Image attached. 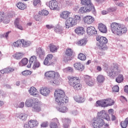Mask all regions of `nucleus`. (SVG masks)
<instances>
[{
  "label": "nucleus",
  "mask_w": 128,
  "mask_h": 128,
  "mask_svg": "<svg viewBox=\"0 0 128 128\" xmlns=\"http://www.w3.org/2000/svg\"><path fill=\"white\" fill-rule=\"evenodd\" d=\"M107 74L109 76H116L120 75V70L118 66L115 65L114 66L112 67L109 70V72H107Z\"/></svg>",
  "instance_id": "6e6552de"
},
{
  "label": "nucleus",
  "mask_w": 128,
  "mask_h": 128,
  "mask_svg": "<svg viewBox=\"0 0 128 128\" xmlns=\"http://www.w3.org/2000/svg\"><path fill=\"white\" fill-rule=\"evenodd\" d=\"M42 108H40V104L38 102L34 103L33 106H32V110L34 112H40Z\"/></svg>",
  "instance_id": "aec40b11"
},
{
  "label": "nucleus",
  "mask_w": 128,
  "mask_h": 128,
  "mask_svg": "<svg viewBox=\"0 0 128 128\" xmlns=\"http://www.w3.org/2000/svg\"><path fill=\"white\" fill-rule=\"evenodd\" d=\"M10 32H12L11 31H8V32H6V33H4L2 34L3 38H8V34H10Z\"/></svg>",
  "instance_id": "bf43d9fd"
},
{
  "label": "nucleus",
  "mask_w": 128,
  "mask_h": 128,
  "mask_svg": "<svg viewBox=\"0 0 128 128\" xmlns=\"http://www.w3.org/2000/svg\"><path fill=\"white\" fill-rule=\"evenodd\" d=\"M41 14H42V16H48V11L46 10H42L41 12Z\"/></svg>",
  "instance_id": "052dcab7"
},
{
  "label": "nucleus",
  "mask_w": 128,
  "mask_h": 128,
  "mask_svg": "<svg viewBox=\"0 0 128 128\" xmlns=\"http://www.w3.org/2000/svg\"><path fill=\"white\" fill-rule=\"evenodd\" d=\"M46 5L49 6L50 10H58V4L56 0H52L49 2H46Z\"/></svg>",
  "instance_id": "1a4fd4ad"
},
{
  "label": "nucleus",
  "mask_w": 128,
  "mask_h": 128,
  "mask_svg": "<svg viewBox=\"0 0 128 128\" xmlns=\"http://www.w3.org/2000/svg\"><path fill=\"white\" fill-rule=\"evenodd\" d=\"M28 58H24L22 59L21 62H19V66H26V64H28Z\"/></svg>",
  "instance_id": "ea45409f"
},
{
  "label": "nucleus",
  "mask_w": 128,
  "mask_h": 128,
  "mask_svg": "<svg viewBox=\"0 0 128 128\" xmlns=\"http://www.w3.org/2000/svg\"><path fill=\"white\" fill-rule=\"evenodd\" d=\"M121 126L122 128H126L128 126V123L124 120V122H121Z\"/></svg>",
  "instance_id": "6e6d98bb"
},
{
  "label": "nucleus",
  "mask_w": 128,
  "mask_h": 128,
  "mask_svg": "<svg viewBox=\"0 0 128 128\" xmlns=\"http://www.w3.org/2000/svg\"><path fill=\"white\" fill-rule=\"evenodd\" d=\"M84 80L88 86H94V81L92 80V78L90 76L86 75L84 76Z\"/></svg>",
  "instance_id": "f8f14e48"
},
{
  "label": "nucleus",
  "mask_w": 128,
  "mask_h": 128,
  "mask_svg": "<svg viewBox=\"0 0 128 128\" xmlns=\"http://www.w3.org/2000/svg\"><path fill=\"white\" fill-rule=\"evenodd\" d=\"M112 90L113 92H118V90H120V88L118 86H115L112 88Z\"/></svg>",
  "instance_id": "13d9d810"
},
{
  "label": "nucleus",
  "mask_w": 128,
  "mask_h": 128,
  "mask_svg": "<svg viewBox=\"0 0 128 128\" xmlns=\"http://www.w3.org/2000/svg\"><path fill=\"white\" fill-rule=\"evenodd\" d=\"M77 24L76 22V19L72 18H69L68 20L65 22V26L66 28H70L72 26H74Z\"/></svg>",
  "instance_id": "9d476101"
},
{
  "label": "nucleus",
  "mask_w": 128,
  "mask_h": 128,
  "mask_svg": "<svg viewBox=\"0 0 128 128\" xmlns=\"http://www.w3.org/2000/svg\"><path fill=\"white\" fill-rule=\"evenodd\" d=\"M62 30H64V28L60 26H57L54 28V32L56 34H62Z\"/></svg>",
  "instance_id": "4c0bfd02"
},
{
  "label": "nucleus",
  "mask_w": 128,
  "mask_h": 128,
  "mask_svg": "<svg viewBox=\"0 0 128 128\" xmlns=\"http://www.w3.org/2000/svg\"><path fill=\"white\" fill-rule=\"evenodd\" d=\"M124 81V76L122 74H120L116 78V82L118 84H120Z\"/></svg>",
  "instance_id": "58836bf2"
},
{
  "label": "nucleus",
  "mask_w": 128,
  "mask_h": 128,
  "mask_svg": "<svg viewBox=\"0 0 128 128\" xmlns=\"http://www.w3.org/2000/svg\"><path fill=\"white\" fill-rule=\"evenodd\" d=\"M71 114L72 116H78V112L76 110H73L72 111Z\"/></svg>",
  "instance_id": "e2e57ef3"
},
{
  "label": "nucleus",
  "mask_w": 128,
  "mask_h": 128,
  "mask_svg": "<svg viewBox=\"0 0 128 128\" xmlns=\"http://www.w3.org/2000/svg\"><path fill=\"white\" fill-rule=\"evenodd\" d=\"M98 28L100 32H102V34H106L108 31L106 26L102 24H99Z\"/></svg>",
  "instance_id": "a878e982"
},
{
  "label": "nucleus",
  "mask_w": 128,
  "mask_h": 128,
  "mask_svg": "<svg viewBox=\"0 0 128 128\" xmlns=\"http://www.w3.org/2000/svg\"><path fill=\"white\" fill-rule=\"evenodd\" d=\"M36 53L37 56H38V58L41 60H42V58L46 56V52H44V50L40 48L36 49Z\"/></svg>",
  "instance_id": "2eb2a0df"
},
{
  "label": "nucleus",
  "mask_w": 128,
  "mask_h": 128,
  "mask_svg": "<svg viewBox=\"0 0 128 128\" xmlns=\"http://www.w3.org/2000/svg\"><path fill=\"white\" fill-rule=\"evenodd\" d=\"M49 48L51 52H56L58 50V48L54 44H50Z\"/></svg>",
  "instance_id": "e433bc0d"
},
{
  "label": "nucleus",
  "mask_w": 128,
  "mask_h": 128,
  "mask_svg": "<svg viewBox=\"0 0 128 128\" xmlns=\"http://www.w3.org/2000/svg\"><path fill=\"white\" fill-rule=\"evenodd\" d=\"M100 118H104V120H110V115L106 113V110H102L100 112H98V117Z\"/></svg>",
  "instance_id": "9b49d317"
},
{
  "label": "nucleus",
  "mask_w": 128,
  "mask_h": 128,
  "mask_svg": "<svg viewBox=\"0 0 128 128\" xmlns=\"http://www.w3.org/2000/svg\"><path fill=\"white\" fill-rule=\"evenodd\" d=\"M74 32L76 34H78V36H80L84 34V27H78L75 29Z\"/></svg>",
  "instance_id": "7c9ffc66"
},
{
  "label": "nucleus",
  "mask_w": 128,
  "mask_h": 128,
  "mask_svg": "<svg viewBox=\"0 0 128 128\" xmlns=\"http://www.w3.org/2000/svg\"><path fill=\"white\" fill-rule=\"evenodd\" d=\"M32 44L30 41H26L24 40H19L13 43V46L15 48H28Z\"/></svg>",
  "instance_id": "0eeeda50"
},
{
  "label": "nucleus",
  "mask_w": 128,
  "mask_h": 128,
  "mask_svg": "<svg viewBox=\"0 0 128 128\" xmlns=\"http://www.w3.org/2000/svg\"><path fill=\"white\" fill-rule=\"evenodd\" d=\"M34 100L32 98L26 99L25 102V105L27 108H32L34 106Z\"/></svg>",
  "instance_id": "bb28decb"
},
{
  "label": "nucleus",
  "mask_w": 128,
  "mask_h": 128,
  "mask_svg": "<svg viewBox=\"0 0 128 128\" xmlns=\"http://www.w3.org/2000/svg\"><path fill=\"white\" fill-rule=\"evenodd\" d=\"M48 126V121L44 122L41 124L42 128H46Z\"/></svg>",
  "instance_id": "4d7b16f0"
},
{
  "label": "nucleus",
  "mask_w": 128,
  "mask_h": 128,
  "mask_svg": "<svg viewBox=\"0 0 128 128\" xmlns=\"http://www.w3.org/2000/svg\"><path fill=\"white\" fill-rule=\"evenodd\" d=\"M2 22H3L4 24H8L10 22V18L4 14Z\"/></svg>",
  "instance_id": "de8ad7c7"
},
{
  "label": "nucleus",
  "mask_w": 128,
  "mask_h": 128,
  "mask_svg": "<svg viewBox=\"0 0 128 128\" xmlns=\"http://www.w3.org/2000/svg\"><path fill=\"white\" fill-rule=\"evenodd\" d=\"M62 122L64 124V128H68L70 126L71 120L70 119H66V118H62Z\"/></svg>",
  "instance_id": "c756f323"
},
{
  "label": "nucleus",
  "mask_w": 128,
  "mask_h": 128,
  "mask_svg": "<svg viewBox=\"0 0 128 128\" xmlns=\"http://www.w3.org/2000/svg\"><path fill=\"white\" fill-rule=\"evenodd\" d=\"M78 58H79V60H86V55H84V54L82 53H80L78 55Z\"/></svg>",
  "instance_id": "49530a36"
},
{
  "label": "nucleus",
  "mask_w": 128,
  "mask_h": 128,
  "mask_svg": "<svg viewBox=\"0 0 128 128\" xmlns=\"http://www.w3.org/2000/svg\"><path fill=\"white\" fill-rule=\"evenodd\" d=\"M60 4L63 6H70V2L68 0H60Z\"/></svg>",
  "instance_id": "a19ab883"
},
{
  "label": "nucleus",
  "mask_w": 128,
  "mask_h": 128,
  "mask_svg": "<svg viewBox=\"0 0 128 128\" xmlns=\"http://www.w3.org/2000/svg\"><path fill=\"white\" fill-rule=\"evenodd\" d=\"M124 91L125 92L128 94V86H124Z\"/></svg>",
  "instance_id": "774afa93"
},
{
  "label": "nucleus",
  "mask_w": 128,
  "mask_h": 128,
  "mask_svg": "<svg viewBox=\"0 0 128 128\" xmlns=\"http://www.w3.org/2000/svg\"><path fill=\"white\" fill-rule=\"evenodd\" d=\"M22 74L24 76H30L32 74V71L26 70L22 72Z\"/></svg>",
  "instance_id": "603ef678"
},
{
  "label": "nucleus",
  "mask_w": 128,
  "mask_h": 128,
  "mask_svg": "<svg viewBox=\"0 0 128 128\" xmlns=\"http://www.w3.org/2000/svg\"><path fill=\"white\" fill-rule=\"evenodd\" d=\"M104 120L98 117L92 119V124L94 128H102L104 126Z\"/></svg>",
  "instance_id": "39448f33"
},
{
  "label": "nucleus",
  "mask_w": 128,
  "mask_h": 128,
  "mask_svg": "<svg viewBox=\"0 0 128 128\" xmlns=\"http://www.w3.org/2000/svg\"><path fill=\"white\" fill-rule=\"evenodd\" d=\"M58 112H60L64 113V112H66L68 110V108L66 106H64L60 108H58Z\"/></svg>",
  "instance_id": "79ce46f5"
},
{
  "label": "nucleus",
  "mask_w": 128,
  "mask_h": 128,
  "mask_svg": "<svg viewBox=\"0 0 128 128\" xmlns=\"http://www.w3.org/2000/svg\"><path fill=\"white\" fill-rule=\"evenodd\" d=\"M74 66L76 70H79V72H82L84 70V65L80 62L74 64Z\"/></svg>",
  "instance_id": "412c9836"
},
{
  "label": "nucleus",
  "mask_w": 128,
  "mask_h": 128,
  "mask_svg": "<svg viewBox=\"0 0 128 128\" xmlns=\"http://www.w3.org/2000/svg\"><path fill=\"white\" fill-rule=\"evenodd\" d=\"M52 58L54 56L52 54H49L47 56L46 58H45L44 64L45 66H50L52 64Z\"/></svg>",
  "instance_id": "4468645a"
},
{
  "label": "nucleus",
  "mask_w": 128,
  "mask_h": 128,
  "mask_svg": "<svg viewBox=\"0 0 128 128\" xmlns=\"http://www.w3.org/2000/svg\"><path fill=\"white\" fill-rule=\"evenodd\" d=\"M68 80L70 86H72L75 90H82V84H80V79L78 78L68 76Z\"/></svg>",
  "instance_id": "20e7f679"
},
{
  "label": "nucleus",
  "mask_w": 128,
  "mask_h": 128,
  "mask_svg": "<svg viewBox=\"0 0 128 128\" xmlns=\"http://www.w3.org/2000/svg\"><path fill=\"white\" fill-rule=\"evenodd\" d=\"M74 20H75L76 23L78 24V22H80L82 20V18L80 16L76 15L74 16Z\"/></svg>",
  "instance_id": "864d4df0"
},
{
  "label": "nucleus",
  "mask_w": 128,
  "mask_h": 128,
  "mask_svg": "<svg viewBox=\"0 0 128 128\" xmlns=\"http://www.w3.org/2000/svg\"><path fill=\"white\" fill-rule=\"evenodd\" d=\"M40 92L44 96H48L50 94V90L46 87L41 88L40 89Z\"/></svg>",
  "instance_id": "ddd939ff"
},
{
  "label": "nucleus",
  "mask_w": 128,
  "mask_h": 128,
  "mask_svg": "<svg viewBox=\"0 0 128 128\" xmlns=\"http://www.w3.org/2000/svg\"><path fill=\"white\" fill-rule=\"evenodd\" d=\"M64 72H74V69L72 67H68L64 69Z\"/></svg>",
  "instance_id": "5fc2aeb1"
},
{
  "label": "nucleus",
  "mask_w": 128,
  "mask_h": 128,
  "mask_svg": "<svg viewBox=\"0 0 128 128\" xmlns=\"http://www.w3.org/2000/svg\"><path fill=\"white\" fill-rule=\"evenodd\" d=\"M54 96L56 102L58 106H64V104L68 102V98L66 96L64 92L62 90H56L54 92Z\"/></svg>",
  "instance_id": "f257e3e1"
},
{
  "label": "nucleus",
  "mask_w": 128,
  "mask_h": 128,
  "mask_svg": "<svg viewBox=\"0 0 128 128\" xmlns=\"http://www.w3.org/2000/svg\"><path fill=\"white\" fill-rule=\"evenodd\" d=\"M24 56V53L18 52H16V54H14L13 57L14 58H16V60H20L21 58H22Z\"/></svg>",
  "instance_id": "f704fd0d"
},
{
  "label": "nucleus",
  "mask_w": 128,
  "mask_h": 128,
  "mask_svg": "<svg viewBox=\"0 0 128 128\" xmlns=\"http://www.w3.org/2000/svg\"><path fill=\"white\" fill-rule=\"evenodd\" d=\"M16 118H20V120H21L24 122L25 120H26L28 115L25 113L20 112L16 114Z\"/></svg>",
  "instance_id": "5701e85b"
},
{
  "label": "nucleus",
  "mask_w": 128,
  "mask_h": 128,
  "mask_svg": "<svg viewBox=\"0 0 128 128\" xmlns=\"http://www.w3.org/2000/svg\"><path fill=\"white\" fill-rule=\"evenodd\" d=\"M70 12L68 11H64L62 12V14H60V17L64 20H68V16H70Z\"/></svg>",
  "instance_id": "c9c22d12"
},
{
  "label": "nucleus",
  "mask_w": 128,
  "mask_h": 128,
  "mask_svg": "<svg viewBox=\"0 0 128 128\" xmlns=\"http://www.w3.org/2000/svg\"><path fill=\"white\" fill-rule=\"evenodd\" d=\"M58 120L55 118L52 119L51 122L50 124V128H58Z\"/></svg>",
  "instance_id": "b1692460"
},
{
  "label": "nucleus",
  "mask_w": 128,
  "mask_h": 128,
  "mask_svg": "<svg viewBox=\"0 0 128 128\" xmlns=\"http://www.w3.org/2000/svg\"><path fill=\"white\" fill-rule=\"evenodd\" d=\"M33 4L34 6H38L40 8L42 4H40V0H34Z\"/></svg>",
  "instance_id": "a18cd8bd"
},
{
  "label": "nucleus",
  "mask_w": 128,
  "mask_h": 128,
  "mask_svg": "<svg viewBox=\"0 0 128 128\" xmlns=\"http://www.w3.org/2000/svg\"><path fill=\"white\" fill-rule=\"evenodd\" d=\"M107 102V106H114V101L111 98H108L106 99Z\"/></svg>",
  "instance_id": "c03bdc74"
},
{
  "label": "nucleus",
  "mask_w": 128,
  "mask_h": 128,
  "mask_svg": "<svg viewBox=\"0 0 128 128\" xmlns=\"http://www.w3.org/2000/svg\"><path fill=\"white\" fill-rule=\"evenodd\" d=\"M78 46H84L86 44V40L84 39H82L78 42Z\"/></svg>",
  "instance_id": "3c124183"
},
{
  "label": "nucleus",
  "mask_w": 128,
  "mask_h": 128,
  "mask_svg": "<svg viewBox=\"0 0 128 128\" xmlns=\"http://www.w3.org/2000/svg\"><path fill=\"white\" fill-rule=\"evenodd\" d=\"M4 12H0V22H2V18H4Z\"/></svg>",
  "instance_id": "680f3d73"
},
{
  "label": "nucleus",
  "mask_w": 128,
  "mask_h": 128,
  "mask_svg": "<svg viewBox=\"0 0 128 128\" xmlns=\"http://www.w3.org/2000/svg\"><path fill=\"white\" fill-rule=\"evenodd\" d=\"M38 61V59L36 58V56H32L29 60L30 64L28 65V68H30L32 66V64H34V62Z\"/></svg>",
  "instance_id": "c85d7f7f"
},
{
  "label": "nucleus",
  "mask_w": 128,
  "mask_h": 128,
  "mask_svg": "<svg viewBox=\"0 0 128 128\" xmlns=\"http://www.w3.org/2000/svg\"><path fill=\"white\" fill-rule=\"evenodd\" d=\"M91 0H81L82 4H84L86 6L82 7L79 10L80 12L84 14V12H92L93 14H96V11L94 6L92 5V4Z\"/></svg>",
  "instance_id": "7ed1b4c3"
},
{
  "label": "nucleus",
  "mask_w": 128,
  "mask_h": 128,
  "mask_svg": "<svg viewBox=\"0 0 128 128\" xmlns=\"http://www.w3.org/2000/svg\"><path fill=\"white\" fill-rule=\"evenodd\" d=\"M17 8H19L20 10H22L26 8V6L22 2H20L17 4Z\"/></svg>",
  "instance_id": "8fccbe9b"
},
{
  "label": "nucleus",
  "mask_w": 128,
  "mask_h": 128,
  "mask_svg": "<svg viewBox=\"0 0 128 128\" xmlns=\"http://www.w3.org/2000/svg\"><path fill=\"white\" fill-rule=\"evenodd\" d=\"M54 72L49 71L45 73V76L48 78H54Z\"/></svg>",
  "instance_id": "37998d69"
},
{
  "label": "nucleus",
  "mask_w": 128,
  "mask_h": 128,
  "mask_svg": "<svg viewBox=\"0 0 128 128\" xmlns=\"http://www.w3.org/2000/svg\"><path fill=\"white\" fill-rule=\"evenodd\" d=\"M106 80V77L102 74H99L96 77V82H98V84H102Z\"/></svg>",
  "instance_id": "473e14b6"
},
{
  "label": "nucleus",
  "mask_w": 128,
  "mask_h": 128,
  "mask_svg": "<svg viewBox=\"0 0 128 128\" xmlns=\"http://www.w3.org/2000/svg\"><path fill=\"white\" fill-rule=\"evenodd\" d=\"M24 106V102H20L18 106L19 108H22Z\"/></svg>",
  "instance_id": "0e129e2a"
},
{
  "label": "nucleus",
  "mask_w": 128,
  "mask_h": 128,
  "mask_svg": "<svg viewBox=\"0 0 128 128\" xmlns=\"http://www.w3.org/2000/svg\"><path fill=\"white\" fill-rule=\"evenodd\" d=\"M40 66V63L38 62V61L36 62L33 64L32 68L33 70H36V68H38Z\"/></svg>",
  "instance_id": "09e8293b"
},
{
  "label": "nucleus",
  "mask_w": 128,
  "mask_h": 128,
  "mask_svg": "<svg viewBox=\"0 0 128 128\" xmlns=\"http://www.w3.org/2000/svg\"><path fill=\"white\" fill-rule=\"evenodd\" d=\"M97 46L101 50L106 48V44H108V39L104 36H98L96 38Z\"/></svg>",
  "instance_id": "423d86ee"
},
{
  "label": "nucleus",
  "mask_w": 128,
  "mask_h": 128,
  "mask_svg": "<svg viewBox=\"0 0 128 128\" xmlns=\"http://www.w3.org/2000/svg\"><path fill=\"white\" fill-rule=\"evenodd\" d=\"M58 78H60V74H58V72H54L53 76V84H58Z\"/></svg>",
  "instance_id": "72a5a7b5"
},
{
  "label": "nucleus",
  "mask_w": 128,
  "mask_h": 128,
  "mask_svg": "<svg viewBox=\"0 0 128 128\" xmlns=\"http://www.w3.org/2000/svg\"><path fill=\"white\" fill-rule=\"evenodd\" d=\"M72 54H74V52L72 51V48H68L66 52V54L67 56H65L64 58V60H72Z\"/></svg>",
  "instance_id": "dca6fc26"
},
{
  "label": "nucleus",
  "mask_w": 128,
  "mask_h": 128,
  "mask_svg": "<svg viewBox=\"0 0 128 128\" xmlns=\"http://www.w3.org/2000/svg\"><path fill=\"white\" fill-rule=\"evenodd\" d=\"M28 124L30 128H36L38 126V122L36 120H30L28 122Z\"/></svg>",
  "instance_id": "393cba45"
},
{
  "label": "nucleus",
  "mask_w": 128,
  "mask_h": 128,
  "mask_svg": "<svg viewBox=\"0 0 128 128\" xmlns=\"http://www.w3.org/2000/svg\"><path fill=\"white\" fill-rule=\"evenodd\" d=\"M15 26L16 28H18V30H22V26L20 24L16 25Z\"/></svg>",
  "instance_id": "69168bd1"
},
{
  "label": "nucleus",
  "mask_w": 128,
  "mask_h": 128,
  "mask_svg": "<svg viewBox=\"0 0 128 128\" xmlns=\"http://www.w3.org/2000/svg\"><path fill=\"white\" fill-rule=\"evenodd\" d=\"M74 100H76V102H84V96H76L74 97Z\"/></svg>",
  "instance_id": "2f4dec72"
},
{
  "label": "nucleus",
  "mask_w": 128,
  "mask_h": 128,
  "mask_svg": "<svg viewBox=\"0 0 128 128\" xmlns=\"http://www.w3.org/2000/svg\"><path fill=\"white\" fill-rule=\"evenodd\" d=\"M106 99L98 100L96 102V106H101V108H108Z\"/></svg>",
  "instance_id": "6ab92c4d"
},
{
  "label": "nucleus",
  "mask_w": 128,
  "mask_h": 128,
  "mask_svg": "<svg viewBox=\"0 0 128 128\" xmlns=\"http://www.w3.org/2000/svg\"><path fill=\"white\" fill-rule=\"evenodd\" d=\"M14 70V68H7L1 70L0 72L2 74H10V72H12Z\"/></svg>",
  "instance_id": "cd10ccee"
},
{
  "label": "nucleus",
  "mask_w": 128,
  "mask_h": 128,
  "mask_svg": "<svg viewBox=\"0 0 128 128\" xmlns=\"http://www.w3.org/2000/svg\"><path fill=\"white\" fill-rule=\"evenodd\" d=\"M15 26H17L18 24H20V18H17L14 21Z\"/></svg>",
  "instance_id": "338daca9"
},
{
  "label": "nucleus",
  "mask_w": 128,
  "mask_h": 128,
  "mask_svg": "<svg viewBox=\"0 0 128 128\" xmlns=\"http://www.w3.org/2000/svg\"><path fill=\"white\" fill-rule=\"evenodd\" d=\"M28 92L31 96H38V94H40V92L38 91V90L34 86H32L28 90Z\"/></svg>",
  "instance_id": "4be33fe9"
},
{
  "label": "nucleus",
  "mask_w": 128,
  "mask_h": 128,
  "mask_svg": "<svg viewBox=\"0 0 128 128\" xmlns=\"http://www.w3.org/2000/svg\"><path fill=\"white\" fill-rule=\"evenodd\" d=\"M110 27L112 34L117 36H122L128 32V28L120 23L112 22L110 24Z\"/></svg>",
  "instance_id": "f03ea898"
},
{
  "label": "nucleus",
  "mask_w": 128,
  "mask_h": 128,
  "mask_svg": "<svg viewBox=\"0 0 128 128\" xmlns=\"http://www.w3.org/2000/svg\"><path fill=\"white\" fill-rule=\"evenodd\" d=\"M87 34L88 36H96V34H98V32L96 31V29L94 28V26H89L87 28Z\"/></svg>",
  "instance_id": "f3484780"
},
{
  "label": "nucleus",
  "mask_w": 128,
  "mask_h": 128,
  "mask_svg": "<svg viewBox=\"0 0 128 128\" xmlns=\"http://www.w3.org/2000/svg\"><path fill=\"white\" fill-rule=\"evenodd\" d=\"M84 22L87 24H92L94 22V18L92 16H87L84 18Z\"/></svg>",
  "instance_id": "a211bd4d"
}]
</instances>
